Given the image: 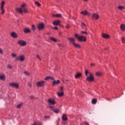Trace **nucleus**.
Instances as JSON below:
<instances>
[{
    "mask_svg": "<svg viewBox=\"0 0 125 125\" xmlns=\"http://www.w3.org/2000/svg\"><path fill=\"white\" fill-rule=\"evenodd\" d=\"M9 85H10L11 87H15V88H18V87H19V84L18 83H10Z\"/></svg>",
    "mask_w": 125,
    "mask_h": 125,
    "instance_id": "6",
    "label": "nucleus"
},
{
    "mask_svg": "<svg viewBox=\"0 0 125 125\" xmlns=\"http://www.w3.org/2000/svg\"><path fill=\"white\" fill-rule=\"evenodd\" d=\"M64 89V88L63 87V86H61L60 87V89L61 90L62 92H63V89Z\"/></svg>",
    "mask_w": 125,
    "mask_h": 125,
    "instance_id": "46",
    "label": "nucleus"
},
{
    "mask_svg": "<svg viewBox=\"0 0 125 125\" xmlns=\"http://www.w3.org/2000/svg\"><path fill=\"white\" fill-rule=\"evenodd\" d=\"M89 74V75H90L89 76H93V75H92V73H91V72H89L88 71V70H85V75L86 77H87V74Z\"/></svg>",
    "mask_w": 125,
    "mask_h": 125,
    "instance_id": "19",
    "label": "nucleus"
},
{
    "mask_svg": "<svg viewBox=\"0 0 125 125\" xmlns=\"http://www.w3.org/2000/svg\"><path fill=\"white\" fill-rule=\"evenodd\" d=\"M61 23V21L60 20H56L53 22V24L54 26H58L60 25V23Z\"/></svg>",
    "mask_w": 125,
    "mask_h": 125,
    "instance_id": "12",
    "label": "nucleus"
},
{
    "mask_svg": "<svg viewBox=\"0 0 125 125\" xmlns=\"http://www.w3.org/2000/svg\"><path fill=\"white\" fill-rule=\"evenodd\" d=\"M96 76H97V77H100V76H101V73L100 72H97L96 73Z\"/></svg>",
    "mask_w": 125,
    "mask_h": 125,
    "instance_id": "35",
    "label": "nucleus"
},
{
    "mask_svg": "<svg viewBox=\"0 0 125 125\" xmlns=\"http://www.w3.org/2000/svg\"><path fill=\"white\" fill-rule=\"evenodd\" d=\"M50 79H51V77H47L45 79V81H48V80H50Z\"/></svg>",
    "mask_w": 125,
    "mask_h": 125,
    "instance_id": "40",
    "label": "nucleus"
},
{
    "mask_svg": "<svg viewBox=\"0 0 125 125\" xmlns=\"http://www.w3.org/2000/svg\"><path fill=\"white\" fill-rule=\"evenodd\" d=\"M54 30H58V27H57V26H55V27H54Z\"/></svg>",
    "mask_w": 125,
    "mask_h": 125,
    "instance_id": "49",
    "label": "nucleus"
},
{
    "mask_svg": "<svg viewBox=\"0 0 125 125\" xmlns=\"http://www.w3.org/2000/svg\"><path fill=\"white\" fill-rule=\"evenodd\" d=\"M57 94L59 97H61L64 95V92H58Z\"/></svg>",
    "mask_w": 125,
    "mask_h": 125,
    "instance_id": "22",
    "label": "nucleus"
},
{
    "mask_svg": "<svg viewBox=\"0 0 125 125\" xmlns=\"http://www.w3.org/2000/svg\"><path fill=\"white\" fill-rule=\"evenodd\" d=\"M31 99H33V98H34V96H31Z\"/></svg>",
    "mask_w": 125,
    "mask_h": 125,
    "instance_id": "55",
    "label": "nucleus"
},
{
    "mask_svg": "<svg viewBox=\"0 0 125 125\" xmlns=\"http://www.w3.org/2000/svg\"><path fill=\"white\" fill-rule=\"evenodd\" d=\"M97 103V100L96 99H94L92 100V104H96Z\"/></svg>",
    "mask_w": 125,
    "mask_h": 125,
    "instance_id": "27",
    "label": "nucleus"
},
{
    "mask_svg": "<svg viewBox=\"0 0 125 125\" xmlns=\"http://www.w3.org/2000/svg\"><path fill=\"white\" fill-rule=\"evenodd\" d=\"M59 35L60 36H61V35H62V32H59Z\"/></svg>",
    "mask_w": 125,
    "mask_h": 125,
    "instance_id": "51",
    "label": "nucleus"
},
{
    "mask_svg": "<svg viewBox=\"0 0 125 125\" xmlns=\"http://www.w3.org/2000/svg\"><path fill=\"white\" fill-rule=\"evenodd\" d=\"M53 111L54 113H55V114H58V113H59V109L54 108L53 109Z\"/></svg>",
    "mask_w": 125,
    "mask_h": 125,
    "instance_id": "26",
    "label": "nucleus"
},
{
    "mask_svg": "<svg viewBox=\"0 0 125 125\" xmlns=\"http://www.w3.org/2000/svg\"><path fill=\"white\" fill-rule=\"evenodd\" d=\"M44 83H45V82L42 81L38 82L36 84V85H37L39 87H41V86H43V85H44Z\"/></svg>",
    "mask_w": 125,
    "mask_h": 125,
    "instance_id": "7",
    "label": "nucleus"
},
{
    "mask_svg": "<svg viewBox=\"0 0 125 125\" xmlns=\"http://www.w3.org/2000/svg\"><path fill=\"white\" fill-rule=\"evenodd\" d=\"M68 41L70 42L71 43H72V44H74L75 43V42H76V40L74 38H67Z\"/></svg>",
    "mask_w": 125,
    "mask_h": 125,
    "instance_id": "8",
    "label": "nucleus"
},
{
    "mask_svg": "<svg viewBox=\"0 0 125 125\" xmlns=\"http://www.w3.org/2000/svg\"><path fill=\"white\" fill-rule=\"evenodd\" d=\"M24 74L26 75V76H30V75H31V74L28 71H25Z\"/></svg>",
    "mask_w": 125,
    "mask_h": 125,
    "instance_id": "34",
    "label": "nucleus"
},
{
    "mask_svg": "<svg viewBox=\"0 0 125 125\" xmlns=\"http://www.w3.org/2000/svg\"><path fill=\"white\" fill-rule=\"evenodd\" d=\"M92 17L93 19H95V20H98V19H99V15H98V14L97 13H94L92 15Z\"/></svg>",
    "mask_w": 125,
    "mask_h": 125,
    "instance_id": "10",
    "label": "nucleus"
},
{
    "mask_svg": "<svg viewBox=\"0 0 125 125\" xmlns=\"http://www.w3.org/2000/svg\"><path fill=\"white\" fill-rule=\"evenodd\" d=\"M82 25H83V26H84V27H85L86 25H85V24H84V22H82Z\"/></svg>",
    "mask_w": 125,
    "mask_h": 125,
    "instance_id": "50",
    "label": "nucleus"
},
{
    "mask_svg": "<svg viewBox=\"0 0 125 125\" xmlns=\"http://www.w3.org/2000/svg\"><path fill=\"white\" fill-rule=\"evenodd\" d=\"M18 44L21 46H26L27 45V42L24 41V40H21L18 41Z\"/></svg>",
    "mask_w": 125,
    "mask_h": 125,
    "instance_id": "4",
    "label": "nucleus"
},
{
    "mask_svg": "<svg viewBox=\"0 0 125 125\" xmlns=\"http://www.w3.org/2000/svg\"><path fill=\"white\" fill-rule=\"evenodd\" d=\"M32 125H42V124H41L40 123H37L35 122L34 123V124Z\"/></svg>",
    "mask_w": 125,
    "mask_h": 125,
    "instance_id": "37",
    "label": "nucleus"
},
{
    "mask_svg": "<svg viewBox=\"0 0 125 125\" xmlns=\"http://www.w3.org/2000/svg\"><path fill=\"white\" fill-rule=\"evenodd\" d=\"M11 56H12V57H16V56H17V55L15 53H13L11 54Z\"/></svg>",
    "mask_w": 125,
    "mask_h": 125,
    "instance_id": "39",
    "label": "nucleus"
},
{
    "mask_svg": "<svg viewBox=\"0 0 125 125\" xmlns=\"http://www.w3.org/2000/svg\"><path fill=\"white\" fill-rule=\"evenodd\" d=\"M65 28H66V29H70V25L67 24L66 26V27H65Z\"/></svg>",
    "mask_w": 125,
    "mask_h": 125,
    "instance_id": "45",
    "label": "nucleus"
},
{
    "mask_svg": "<svg viewBox=\"0 0 125 125\" xmlns=\"http://www.w3.org/2000/svg\"><path fill=\"white\" fill-rule=\"evenodd\" d=\"M5 5V2L2 1L1 2V6L0 7L1 10V14H4L5 13V10L4 9V5Z\"/></svg>",
    "mask_w": 125,
    "mask_h": 125,
    "instance_id": "3",
    "label": "nucleus"
},
{
    "mask_svg": "<svg viewBox=\"0 0 125 125\" xmlns=\"http://www.w3.org/2000/svg\"><path fill=\"white\" fill-rule=\"evenodd\" d=\"M53 17H58L59 18H60V17H62V15L61 14H57L56 15H53Z\"/></svg>",
    "mask_w": 125,
    "mask_h": 125,
    "instance_id": "21",
    "label": "nucleus"
},
{
    "mask_svg": "<svg viewBox=\"0 0 125 125\" xmlns=\"http://www.w3.org/2000/svg\"><path fill=\"white\" fill-rule=\"evenodd\" d=\"M36 57L37 58H38V59H39V60H40V61H42V59L41 58V57L40 56V55H37Z\"/></svg>",
    "mask_w": 125,
    "mask_h": 125,
    "instance_id": "33",
    "label": "nucleus"
},
{
    "mask_svg": "<svg viewBox=\"0 0 125 125\" xmlns=\"http://www.w3.org/2000/svg\"><path fill=\"white\" fill-rule=\"evenodd\" d=\"M81 14H83V15H87V16H89V15H90V13L86 10L82 11L81 12Z\"/></svg>",
    "mask_w": 125,
    "mask_h": 125,
    "instance_id": "14",
    "label": "nucleus"
},
{
    "mask_svg": "<svg viewBox=\"0 0 125 125\" xmlns=\"http://www.w3.org/2000/svg\"><path fill=\"white\" fill-rule=\"evenodd\" d=\"M118 9H120V10H123V9H125V7L123 6H119L118 7Z\"/></svg>",
    "mask_w": 125,
    "mask_h": 125,
    "instance_id": "29",
    "label": "nucleus"
},
{
    "mask_svg": "<svg viewBox=\"0 0 125 125\" xmlns=\"http://www.w3.org/2000/svg\"><path fill=\"white\" fill-rule=\"evenodd\" d=\"M83 0L84 1H87V0Z\"/></svg>",
    "mask_w": 125,
    "mask_h": 125,
    "instance_id": "56",
    "label": "nucleus"
},
{
    "mask_svg": "<svg viewBox=\"0 0 125 125\" xmlns=\"http://www.w3.org/2000/svg\"><path fill=\"white\" fill-rule=\"evenodd\" d=\"M50 39L51 40V41H53V42H57L56 39L54 38L50 37Z\"/></svg>",
    "mask_w": 125,
    "mask_h": 125,
    "instance_id": "30",
    "label": "nucleus"
},
{
    "mask_svg": "<svg viewBox=\"0 0 125 125\" xmlns=\"http://www.w3.org/2000/svg\"><path fill=\"white\" fill-rule=\"evenodd\" d=\"M4 79H5V75L0 76V80H1L2 81L4 80Z\"/></svg>",
    "mask_w": 125,
    "mask_h": 125,
    "instance_id": "31",
    "label": "nucleus"
},
{
    "mask_svg": "<svg viewBox=\"0 0 125 125\" xmlns=\"http://www.w3.org/2000/svg\"><path fill=\"white\" fill-rule=\"evenodd\" d=\"M58 45H59V46H60V45H61L60 44H58Z\"/></svg>",
    "mask_w": 125,
    "mask_h": 125,
    "instance_id": "57",
    "label": "nucleus"
},
{
    "mask_svg": "<svg viewBox=\"0 0 125 125\" xmlns=\"http://www.w3.org/2000/svg\"><path fill=\"white\" fill-rule=\"evenodd\" d=\"M85 125H89V124L87 122H85Z\"/></svg>",
    "mask_w": 125,
    "mask_h": 125,
    "instance_id": "53",
    "label": "nucleus"
},
{
    "mask_svg": "<svg viewBox=\"0 0 125 125\" xmlns=\"http://www.w3.org/2000/svg\"><path fill=\"white\" fill-rule=\"evenodd\" d=\"M62 119L64 122H66V121H68V117H67V115H66V114H63L62 117Z\"/></svg>",
    "mask_w": 125,
    "mask_h": 125,
    "instance_id": "16",
    "label": "nucleus"
},
{
    "mask_svg": "<svg viewBox=\"0 0 125 125\" xmlns=\"http://www.w3.org/2000/svg\"><path fill=\"white\" fill-rule=\"evenodd\" d=\"M121 41L123 43H125V39L124 37L122 38Z\"/></svg>",
    "mask_w": 125,
    "mask_h": 125,
    "instance_id": "36",
    "label": "nucleus"
},
{
    "mask_svg": "<svg viewBox=\"0 0 125 125\" xmlns=\"http://www.w3.org/2000/svg\"><path fill=\"white\" fill-rule=\"evenodd\" d=\"M48 102L50 104H51V105H55V104H56V102L52 99H49Z\"/></svg>",
    "mask_w": 125,
    "mask_h": 125,
    "instance_id": "13",
    "label": "nucleus"
},
{
    "mask_svg": "<svg viewBox=\"0 0 125 125\" xmlns=\"http://www.w3.org/2000/svg\"><path fill=\"white\" fill-rule=\"evenodd\" d=\"M86 80L88 82H93L94 81V78L93 77V76H89L86 78Z\"/></svg>",
    "mask_w": 125,
    "mask_h": 125,
    "instance_id": "9",
    "label": "nucleus"
},
{
    "mask_svg": "<svg viewBox=\"0 0 125 125\" xmlns=\"http://www.w3.org/2000/svg\"><path fill=\"white\" fill-rule=\"evenodd\" d=\"M50 79L52 80V81H53V80H54V78L53 77H51Z\"/></svg>",
    "mask_w": 125,
    "mask_h": 125,
    "instance_id": "54",
    "label": "nucleus"
},
{
    "mask_svg": "<svg viewBox=\"0 0 125 125\" xmlns=\"http://www.w3.org/2000/svg\"><path fill=\"white\" fill-rule=\"evenodd\" d=\"M7 68L8 69H12V66L11 65H8Z\"/></svg>",
    "mask_w": 125,
    "mask_h": 125,
    "instance_id": "42",
    "label": "nucleus"
},
{
    "mask_svg": "<svg viewBox=\"0 0 125 125\" xmlns=\"http://www.w3.org/2000/svg\"><path fill=\"white\" fill-rule=\"evenodd\" d=\"M73 44L76 48H81V45L80 44H77L76 42L73 43Z\"/></svg>",
    "mask_w": 125,
    "mask_h": 125,
    "instance_id": "20",
    "label": "nucleus"
},
{
    "mask_svg": "<svg viewBox=\"0 0 125 125\" xmlns=\"http://www.w3.org/2000/svg\"><path fill=\"white\" fill-rule=\"evenodd\" d=\"M22 105H23V104H18L17 106V108H18L19 109L21 107H22Z\"/></svg>",
    "mask_w": 125,
    "mask_h": 125,
    "instance_id": "32",
    "label": "nucleus"
},
{
    "mask_svg": "<svg viewBox=\"0 0 125 125\" xmlns=\"http://www.w3.org/2000/svg\"><path fill=\"white\" fill-rule=\"evenodd\" d=\"M35 4L36 5H37V6H42V4H41V3H40V2H39V1H35Z\"/></svg>",
    "mask_w": 125,
    "mask_h": 125,
    "instance_id": "28",
    "label": "nucleus"
},
{
    "mask_svg": "<svg viewBox=\"0 0 125 125\" xmlns=\"http://www.w3.org/2000/svg\"><path fill=\"white\" fill-rule=\"evenodd\" d=\"M11 36L14 39H17V38H18V35L15 32H12L11 33Z\"/></svg>",
    "mask_w": 125,
    "mask_h": 125,
    "instance_id": "15",
    "label": "nucleus"
},
{
    "mask_svg": "<svg viewBox=\"0 0 125 125\" xmlns=\"http://www.w3.org/2000/svg\"><path fill=\"white\" fill-rule=\"evenodd\" d=\"M75 79H79L80 77H82V73H77L76 75H75Z\"/></svg>",
    "mask_w": 125,
    "mask_h": 125,
    "instance_id": "25",
    "label": "nucleus"
},
{
    "mask_svg": "<svg viewBox=\"0 0 125 125\" xmlns=\"http://www.w3.org/2000/svg\"><path fill=\"white\" fill-rule=\"evenodd\" d=\"M32 29L33 31H35V30H36V26H35V25H32Z\"/></svg>",
    "mask_w": 125,
    "mask_h": 125,
    "instance_id": "38",
    "label": "nucleus"
},
{
    "mask_svg": "<svg viewBox=\"0 0 125 125\" xmlns=\"http://www.w3.org/2000/svg\"><path fill=\"white\" fill-rule=\"evenodd\" d=\"M102 36L104 38V39H109V38H110V36L109 35L105 33L102 34Z\"/></svg>",
    "mask_w": 125,
    "mask_h": 125,
    "instance_id": "18",
    "label": "nucleus"
},
{
    "mask_svg": "<svg viewBox=\"0 0 125 125\" xmlns=\"http://www.w3.org/2000/svg\"><path fill=\"white\" fill-rule=\"evenodd\" d=\"M28 86H29V87H31L32 84H31L30 83H28Z\"/></svg>",
    "mask_w": 125,
    "mask_h": 125,
    "instance_id": "48",
    "label": "nucleus"
},
{
    "mask_svg": "<svg viewBox=\"0 0 125 125\" xmlns=\"http://www.w3.org/2000/svg\"><path fill=\"white\" fill-rule=\"evenodd\" d=\"M120 28L122 31H125V24H121L120 26Z\"/></svg>",
    "mask_w": 125,
    "mask_h": 125,
    "instance_id": "24",
    "label": "nucleus"
},
{
    "mask_svg": "<svg viewBox=\"0 0 125 125\" xmlns=\"http://www.w3.org/2000/svg\"><path fill=\"white\" fill-rule=\"evenodd\" d=\"M91 67H95V64L91 63Z\"/></svg>",
    "mask_w": 125,
    "mask_h": 125,
    "instance_id": "47",
    "label": "nucleus"
},
{
    "mask_svg": "<svg viewBox=\"0 0 125 125\" xmlns=\"http://www.w3.org/2000/svg\"><path fill=\"white\" fill-rule=\"evenodd\" d=\"M26 6V3H23L21 5V8H16L15 10L16 12H18V13H20V14H22L23 12H24V13H28L29 11H28V10L25 7Z\"/></svg>",
    "mask_w": 125,
    "mask_h": 125,
    "instance_id": "1",
    "label": "nucleus"
},
{
    "mask_svg": "<svg viewBox=\"0 0 125 125\" xmlns=\"http://www.w3.org/2000/svg\"><path fill=\"white\" fill-rule=\"evenodd\" d=\"M17 60H20V61L23 62L25 60V57L23 55L19 56L17 58Z\"/></svg>",
    "mask_w": 125,
    "mask_h": 125,
    "instance_id": "11",
    "label": "nucleus"
},
{
    "mask_svg": "<svg viewBox=\"0 0 125 125\" xmlns=\"http://www.w3.org/2000/svg\"><path fill=\"white\" fill-rule=\"evenodd\" d=\"M60 27H62V25H60Z\"/></svg>",
    "mask_w": 125,
    "mask_h": 125,
    "instance_id": "58",
    "label": "nucleus"
},
{
    "mask_svg": "<svg viewBox=\"0 0 125 125\" xmlns=\"http://www.w3.org/2000/svg\"><path fill=\"white\" fill-rule=\"evenodd\" d=\"M24 32L25 34H27V33H31V30L29 28H25L24 29Z\"/></svg>",
    "mask_w": 125,
    "mask_h": 125,
    "instance_id": "23",
    "label": "nucleus"
},
{
    "mask_svg": "<svg viewBox=\"0 0 125 125\" xmlns=\"http://www.w3.org/2000/svg\"><path fill=\"white\" fill-rule=\"evenodd\" d=\"M76 38L79 40V42H86V38L83 36H79L78 34L75 35Z\"/></svg>",
    "mask_w": 125,
    "mask_h": 125,
    "instance_id": "2",
    "label": "nucleus"
},
{
    "mask_svg": "<svg viewBox=\"0 0 125 125\" xmlns=\"http://www.w3.org/2000/svg\"><path fill=\"white\" fill-rule=\"evenodd\" d=\"M2 53H3V51L0 48V54H2Z\"/></svg>",
    "mask_w": 125,
    "mask_h": 125,
    "instance_id": "44",
    "label": "nucleus"
},
{
    "mask_svg": "<svg viewBox=\"0 0 125 125\" xmlns=\"http://www.w3.org/2000/svg\"><path fill=\"white\" fill-rule=\"evenodd\" d=\"M48 108H49V109H50V110H52L53 111V107L52 106H49L48 107Z\"/></svg>",
    "mask_w": 125,
    "mask_h": 125,
    "instance_id": "43",
    "label": "nucleus"
},
{
    "mask_svg": "<svg viewBox=\"0 0 125 125\" xmlns=\"http://www.w3.org/2000/svg\"><path fill=\"white\" fill-rule=\"evenodd\" d=\"M81 33L83 35H87V33L86 32V31H81Z\"/></svg>",
    "mask_w": 125,
    "mask_h": 125,
    "instance_id": "41",
    "label": "nucleus"
},
{
    "mask_svg": "<svg viewBox=\"0 0 125 125\" xmlns=\"http://www.w3.org/2000/svg\"><path fill=\"white\" fill-rule=\"evenodd\" d=\"M44 118H45V119H49V116H44Z\"/></svg>",
    "mask_w": 125,
    "mask_h": 125,
    "instance_id": "52",
    "label": "nucleus"
},
{
    "mask_svg": "<svg viewBox=\"0 0 125 125\" xmlns=\"http://www.w3.org/2000/svg\"><path fill=\"white\" fill-rule=\"evenodd\" d=\"M62 28H64V26H62Z\"/></svg>",
    "mask_w": 125,
    "mask_h": 125,
    "instance_id": "59",
    "label": "nucleus"
},
{
    "mask_svg": "<svg viewBox=\"0 0 125 125\" xmlns=\"http://www.w3.org/2000/svg\"><path fill=\"white\" fill-rule=\"evenodd\" d=\"M37 28L39 31H42L44 29V24L43 23H39L37 26Z\"/></svg>",
    "mask_w": 125,
    "mask_h": 125,
    "instance_id": "5",
    "label": "nucleus"
},
{
    "mask_svg": "<svg viewBox=\"0 0 125 125\" xmlns=\"http://www.w3.org/2000/svg\"><path fill=\"white\" fill-rule=\"evenodd\" d=\"M60 83V81L57 80V81L55 80H54V81L52 83V85L54 86L55 85H56V84H59Z\"/></svg>",
    "mask_w": 125,
    "mask_h": 125,
    "instance_id": "17",
    "label": "nucleus"
}]
</instances>
